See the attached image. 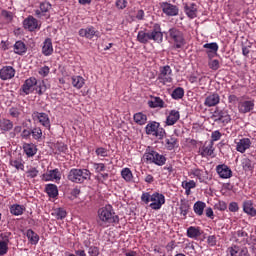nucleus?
Masks as SVG:
<instances>
[{
    "instance_id": "aec40b11",
    "label": "nucleus",
    "mask_w": 256,
    "mask_h": 256,
    "mask_svg": "<svg viewBox=\"0 0 256 256\" xmlns=\"http://www.w3.org/2000/svg\"><path fill=\"white\" fill-rule=\"evenodd\" d=\"M42 181H61V172L58 168L49 170L42 175Z\"/></svg>"
},
{
    "instance_id": "a878e982",
    "label": "nucleus",
    "mask_w": 256,
    "mask_h": 256,
    "mask_svg": "<svg viewBox=\"0 0 256 256\" xmlns=\"http://www.w3.org/2000/svg\"><path fill=\"white\" fill-rule=\"evenodd\" d=\"M179 119H181V113L179 112V110H171L166 117L165 123L168 127H171L175 125V123H177Z\"/></svg>"
},
{
    "instance_id": "4468645a",
    "label": "nucleus",
    "mask_w": 256,
    "mask_h": 256,
    "mask_svg": "<svg viewBox=\"0 0 256 256\" xmlns=\"http://www.w3.org/2000/svg\"><path fill=\"white\" fill-rule=\"evenodd\" d=\"M216 172L220 179H231L233 177V171L226 164L216 166Z\"/></svg>"
},
{
    "instance_id": "6e6552de",
    "label": "nucleus",
    "mask_w": 256,
    "mask_h": 256,
    "mask_svg": "<svg viewBox=\"0 0 256 256\" xmlns=\"http://www.w3.org/2000/svg\"><path fill=\"white\" fill-rule=\"evenodd\" d=\"M157 81L162 85L173 83V70L171 69V66L165 65L159 68Z\"/></svg>"
},
{
    "instance_id": "4d7b16f0",
    "label": "nucleus",
    "mask_w": 256,
    "mask_h": 256,
    "mask_svg": "<svg viewBox=\"0 0 256 256\" xmlns=\"http://www.w3.org/2000/svg\"><path fill=\"white\" fill-rule=\"evenodd\" d=\"M50 72L51 68H49V66H43L39 68L38 75H40V77H48Z\"/></svg>"
},
{
    "instance_id": "37998d69",
    "label": "nucleus",
    "mask_w": 256,
    "mask_h": 256,
    "mask_svg": "<svg viewBox=\"0 0 256 256\" xmlns=\"http://www.w3.org/2000/svg\"><path fill=\"white\" fill-rule=\"evenodd\" d=\"M0 19H2L3 23H11L13 21V12L2 9L0 12Z\"/></svg>"
},
{
    "instance_id": "bb28decb",
    "label": "nucleus",
    "mask_w": 256,
    "mask_h": 256,
    "mask_svg": "<svg viewBox=\"0 0 256 256\" xmlns=\"http://www.w3.org/2000/svg\"><path fill=\"white\" fill-rule=\"evenodd\" d=\"M213 145V142H209L208 144L201 147L199 150L201 157H215V148L213 147Z\"/></svg>"
},
{
    "instance_id": "5fc2aeb1",
    "label": "nucleus",
    "mask_w": 256,
    "mask_h": 256,
    "mask_svg": "<svg viewBox=\"0 0 256 256\" xmlns=\"http://www.w3.org/2000/svg\"><path fill=\"white\" fill-rule=\"evenodd\" d=\"M208 67L212 71H217L219 69V67H221V64H220L219 60L210 58V60L208 61Z\"/></svg>"
},
{
    "instance_id": "9d476101",
    "label": "nucleus",
    "mask_w": 256,
    "mask_h": 256,
    "mask_svg": "<svg viewBox=\"0 0 256 256\" xmlns=\"http://www.w3.org/2000/svg\"><path fill=\"white\" fill-rule=\"evenodd\" d=\"M32 118L42 125V127H45V129H51V120L49 119V115L45 112H33Z\"/></svg>"
},
{
    "instance_id": "c9c22d12",
    "label": "nucleus",
    "mask_w": 256,
    "mask_h": 256,
    "mask_svg": "<svg viewBox=\"0 0 256 256\" xmlns=\"http://www.w3.org/2000/svg\"><path fill=\"white\" fill-rule=\"evenodd\" d=\"M14 53L16 55H25L27 53V45L23 41H16L14 44Z\"/></svg>"
},
{
    "instance_id": "2f4dec72",
    "label": "nucleus",
    "mask_w": 256,
    "mask_h": 256,
    "mask_svg": "<svg viewBox=\"0 0 256 256\" xmlns=\"http://www.w3.org/2000/svg\"><path fill=\"white\" fill-rule=\"evenodd\" d=\"M23 150L27 157H35L37 155V146L33 143H24Z\"/></svg>"
},
{
    "instance_id": "e433bc0d",
    "label": "nucleus",
    "mask_w": 256,
    "mask_h": 256,
    "mask_svg": "<svg viewBox=\"0 0 256 256\" xmlns=\"http://www.w3.org/2000/svg\"><path fill=\"white\" fill-rule=\"evenodd\" d=\"M205 207H207L205 202L197 201L193 206V211L198 217H201L205 211Z\"/></svg>"
},
{
    "instance_id": "412c9836",
    "label": "nucleus",
    "mask_w": 256,
    "mask_h": 256,
    "mask_svg": "<svg viewBox=\"0 0 256 256\" xmlns=\"http://www.w3.org/2000/svg\"><path fill=\"white\" fill-rule=\"evenodd\" d=\"M178 209L180 217L187 219V215H189V211H191V203L187 199H181Z\"/></svg>"
},
{
    "instance_id": "ea45409f",
    "label": "nucleus",
    "mask_w": 256,
    "mask_h": 256,
    "mask_svg": "<svg viewBox=\"0 0 256 256\" xmlns=\"http://www.w3.org/2000/svg\"><path fill=\"white\" fill-rule=\"evenodd\" d=\"M26 237L31 245H37V243H39V236L33 229H28L26 231Z\"/></svg>"
},
{
    "instance_id": "20e7f679",
    "label": "nucleus",
    "mask_w": 256,
    "mask_h": 256,
    "mask_svg": "<svg viewBox=\"0 0 256 256\" xmlns=\"http://www.w3.org/2000/svg\"><path fill=\"white\" fill-rule=\"evenodd\" d=\"M144 159H146V163L158 165V167H163V165L167 163V157L163 154H159V152L155 151L151 146L146 148Z\"/></svg>"
},
{
    "instance_id": "338daca9",
    "label": "nucleus",
    "mask_w": 256,
    "mask_h": 256,
    "mask_svg": "<svg viewBox=\"0 0 256 256\" xmlns=\"http://www.w3.org/2000/svg\"><path fill=\"white\" fill-rule=\"evenodd\" d=\"M88 255H90V256H99V247L91 246L88 249Z\"/></svg>"
},
{
    "instance_id": "0e129e2a",
    "label": "nucleus",
    "mask_w": 256,
    "mask_h": 256,
    "mask_svg": "<svg viewBox=\"0 0 256 256\" xmlns=\"http://www.w3.org/2000/svg\"><path fill=\"white\" fill-rule=\"evenodd\" d=\"M26 173L27 177H30V179H35V177L39 175V170H37V168H31Z\"/></svg>"
},
{
    "instance_id": "dca6fc26",
    "label": "nucleus",
    "mask_w": 256,
    "mask_h": 256,
    "mask_svg": "<svg viewBox=\"0 0 256 256\" xmlns=\"http://www.w3.org/2000/svg\"><path fill=\"white\" fill-rule=\"evenodd\" d=\"M37 85V78L30 77L25 80L24 85L21 86L20 91L24 93V95H31L33 93V87Z\"/></svg>"
},
{
    "instance_id": "3c124183",
    "label": "nucleus",
    "mask_w": 256,
    "mask_h": 256,
    "mask_svg": "<svg viewBox=\"0 0 256 256\" xmlns=\"http://www.w3.org/2000/svg\"><path fill=\"white\" fill-rule=\"evenodd\" d=\"M171 97L176 101L183 99V97H185V90L182 87H177L172 91Z\"/></svg>"
},
{
    "instance_id": "7ed1b4c3",
    "label": "nucleus",
    "mask_w": 256,
    "mask_h": 256,
    "mask_svg": "<svg viewBox=\"0 0 256 256\" xmlns=\"http://www.w3.org/2000/svg\"><path fill=\"white\" fill-rule=\"evenodd\" d=\"M141 201L145 205H149L150 209L159 211V209L165 205V195L159 192H153L152 194L149 192H143L141 195Z\"/></svg>"
},
{
    "instance_id": "864d4df0",
    "label": "nucleus",
    "mask_w": 256,
    "mask_h": 256,
    "mask_svg": "<svg viewBox=\"0 0 256 256\" xmlns=\"http://www.w3.org/2000/svg\"><path fill=\"white\" fill-rule=\"evenodd\" d=\"M97 157H109V149L105 147H98L95 150Z\"/></svg>"
},
{
    "instance_id": "8fccbe9b",
    "label": "nucleus",
    "mask_w": 256,
    "mask_h": 256,
    "mask_svg": "<svg viewBox=\"0 0 256 256\" xmlns=\"http://www.w3.org/2000/svg\"><path fill=\"white\" fill-rule=\"evenodd\" d=\"M52 216L58 220H63L67 217V211L64 208H56L52 212Z\"/></svg>"
},
{
    "instance_id": "423d86ee",
    "label": "nucleus",
    "mask_w": 256,
    "mask_h": 256,
    "mask_svg": "<svg viewBox=\"0 0 256 256\" xmlns=\"http://www.w3.org/2000/svg\"><path fill=\"white\" fill-rule=\"evenodd\" d=\"M67 179L71 183H85L87 179H91V171L89 169L72 168L68 173Z\"/></svg>"
},
{
    "instance_id": "a18cd8bd",
    "label": "nucleus",
    "mask_w": 256,
    "mask_h": 256,
    "mask_svg": "<svg viewBox=\"0 0 256 256\" xmlns=\"http://www.w3.org/2000/svg\"><path fill=\"white\" fill-rule=\"evenodd\" d=\"M72 86L75 87V89H83V85H85V78L82 76H72Z\"/></svg>"
},
{
    "instance_id": "a19ab883",
    "label": "nucleus",
    "mask_w": 256,
    "mask_h": 256,
    "mask_svg": "<svg viewBox=\"0 0 256 256\" xmlns=\"http://www.w3.org/2000/svg\"><path fill=\"white\" fill-rule=\"evenodd\" d=\"M218 123H222L223 125L231 123V115H229V112L227 110L220 111Z\"/></svg>"
},
{
    "instance_id": "7c9ffc66",
    "label": "nucleus",
    "mask_w": 256,
    "mask_h": 256,
    "mask_svg": "<svg viewBox=\"0 0 256 256\" xmlns=\"http://www.w3.org/2000/svg\"><path fill=\"white\" fill-rule=\"evenodd\" d=\"M243 211L250 217H256V209L253 207V201L247 200L243 202Z\"/></svg>"
},
{
    "instance_id": "09e8293b",
    "label": "nucleus",
    "mask_w": 256,
    "mask_h": 256,
    "mask_svg": "<svg viewBox=\"0 0 256 256\" xmlns=\"http://www.w3.org/2000/svg\"><path fill=\"white\" fill-rule=\"evenodd\" d=\"M133 120L137 125H145L147 123V115L143 114V112H138L134 114Z\"/></svg>"
},
{
    "instance_id": "4c0bfd02",
    "label": "nucleus",
    "mask_w": 256,
    "mask_h": 256,
    "mask_svg": "<svg viewBox=\"0 0 256 256\" xmlns=\"http://www.w3.org/2000/svg\"><path fill=\"white\" fill-rule=\"evenodd\" d=\"M241 167L243 171H245L246 173L249 171H253L255 169V165L253 164V161H251V159L247 157L242 158Z\"/></svg>"
},
{
    "instance_id": "72a5a7b5",
    "label": "nucleus",
    "mask_w": 256,
    "mask_h": 256,
    "mask_svg": "<svg viewBox=\"0 0 256 256\" xmlns=\"http://www.w3.org/2000/svg\"><path fill=\"white\" fill-rule=\"evenodd\" d=\"M203 48L208 49L206 53L209 59H212L213 55H211V53H217L219 51V44H217L216 42L206 43L203 45Z\"/></svg>"
},
{
    "instance_id": "f704fd0d",
    "label": "nucleus",
    "mask_w": 256,
    "mask_h": 256,
    "mask_svg": "<svg viewBox=\"0 0 256 256\" xmlns=\"http://www.w3.org/2000/svg\"><path fill=\"white\" fill-rule=\"evenodd\" d=\"M13 129V121L3 118L0 120V131L3 133H8Z\"/></svg>"
},
{
    "instance_id": "f03ea898",
    "label": "nucleus",
    "mask_w": 256,
    "mask_h": 256,
    "mask_svg": "<svg viewBox=\"0 0 256 256\" xmlns=\"http://www.w3.org/2000/svg\"><path fill=\"white\" fill-rule=\"evenodd\" d=\"M119 225V216L115 215V210L111 204L101 207L97 211V225L105 229L109 225Z\"/></svg>"
},
{
    "instance_id": "473e14b6",
    "label": "nucleus",
    "mask_w": 256,
    "mask_h": 256,
    "mask_svg": "<svg viewBox=\"0 0 256 256\" xmlns=\"http://www.w3.org/2000/svg\"><path fill=\"white\" fill-rule=\"evenodd\" d=\"M45 191L51 199H56L59 195V188L55 184H47L45 187Z\"/></svg>"
},
{
    "instance_id": "f257e3e1",
    "label": "nucleus",
    "mask_w": 256,
    "mask_h": 256,
    "mask_svg": "<svg viewBox=\"0 0 256 256\" xmlns=\"http://www.w3.org/2000/svg\"><path fill=\"white\" fill-rule=\"evenodd\" d=\"M137 41L142 45H147L149 41L154 43H163V32L161 31V24L151 23L148 29L141 30L138 32Z\"/></svg>"
},
{
    "instance_id": "6ab92c4d",
    "label": "nucleus",
    "mask_w": 256,
    "mask_h": 256,
    "mask_svg": "<svg viewBox=\"0 0 256 256\" xmlns=\"http://www.w3.org/2000/svg\"><path fill=\"white\" fill-rule=\"evenodd\" d=\"M253 109H255V101L253 100H246L238 103V111L243 115L251 113Z\"/></svg>"
},
{
    "instance_id": "5701e85b",
    "label": "nucleus",
    "mask_w": 256,
    "mask_h": 256,
    "mask_svg": "<svg viewBox=\"0 0 256 256\" xmlns=\"http://www.w3.org/2000/svg\"><path fill=\"white\" fill-rule=\"evenodd\" d=\"M13 77H15V68H13V66H4L0 70V79H2V81L13 79Z\"/></svg>"
},
{
    "instance_id": "052dcab7",
    "label": "nucleus",
    "mask_w": 256,
    "mask_h": 256,
    "mask_svg": "<svg viewBox=\"0 0 256 256\" xmlns=\"http://www.w3.org/2000/svg\"><path fill=\"white\" fill-rule=\"evenodd\" d=\"M93 169L95 170L96 173H103L105 171V164L104 163H92Z\"/></svg>"
},
{
    "instance_id": "58836bf2",
    "label": "nucleus",
    "mask_w": 256,
    "mask_h": 256,
    "mask_svg": "<svg viewBox=\"0 0 256 256\" xmlns=\"http://www.w3.org/2000/svg\"><path fill=\"white\" fill-rule=\"evenodd\" d=\"M179 141L174 136H169L165 139V147L168 151H173L177 147Z\"/></svg>"
},
{
    "instance_id": "f3484780",
    "label": "nucleus",
    "mask_w": 256,
    "mask_h": 256,
    "mask_svg": "<svg viewBox=\"0 0 256 256\" xmlns=\"http://www.w3.org/2000/svg\"><path fill=\"white\" fill-rule=\"evenodd\" d=\"M78 35L91 40L93 37H99V31H97L93 26H88L86 28H81Z\"/></svg>"
},
{
    "instance_id": "cd10ccee",
    "label": "nucleus",
    "mask_w": 256,
    "mask_h": 256,
    "mask_svg": "<svg viewBox=\"0 0 256 256\" xmlns=\"http://www.w3.org/2000/svg\"><path fill=\"white\" fill-rule=\"evenodd\" d=\"M42 54H44L45 57H50V55H53V41L51 38H46L44 40Z\"/></svg>"
},
{
    "instance_id": "4be33fe9",
    "label": "nucleus",
    "mask_w": 256,
    "mask_h": 256,
    "mask_svg": "<svg viewBox=\"0 0 256 256\" xmlns=\"http://www.w3.org/2000/svg\"><path fill=\"white\" fill-rule=\"evenodd\" d=\"M235 144H236V151H238V153H245L247 149L251 148V139L242 138V139H239L238 141H235Z\"/></svg>"
},
{
    "instance_id": "49530a36",
    "label": "nucleus",
    "mask_w": 256,
    "mask_h": 256,
    "mask_svg": "<svg viewBox=\"0 0 256 256\" xmlns=\"http://www.w3.org/2000/svg\"><path fill=\"white\" fill-rule=\"evenodd\" d=\"M120 175L126 183H131V181H133V172L130 168H123L120 172Z\"/></svg>"
},
{
    "instance_id": "b1692460",
    "label": "nucleus",
    "mask_w": 256,
    "mask_h": 256,
    "mask_svg": "<svg viewBox=\"0 0 256 256\" xmlns=\"http://www.w3.org/2000/svg\"><path fill=\"white\" fill-rule=\"evenodd\" d=\"M148 106L150 109H165L167 104H165V101H163L161 97L151 96V100L148 101Z\"/></svg>"
},
{
    "instance_id": "680f3d73",
    "label": "nucleus",
    "mask_w": 256,
    "mask_h": 256,
    "mask_svg": "<svg viewBox=\"0 0 256 256\" xmlns=\"http://www.w3.org/2000/svg\"><path fill=\"white\" fill-rule=\"evenodd\" d=\"M9 252V244L0 242V256L7 255Z\"/></svg>"
},
{
    "instance_id": "e2e57ef3",
    "label": "nucleus",
    "mask_w": 256,
    "mask_h": 256,
    "mask_svg": "<svg viewBox=\"0 0 256 256\" xmlns=\"http://www.w3.org/2000/svg\"><path fill=\"white\" fill-rule=\"evenodd\" d=\"M31 135H32L31 130L24 129L22 130L20 137L21 139H24V141H29V139H31Z\"/></svg>"
},
{
    "instance_id": "c756f323",
    "label": "nucleus",
    "mask_w": 256,
    "mask_h": 256,
    "mask_svg": "<svg viewBox=\"0 0 256 256\" xmlns=\"http://www.w3.org/2000/svg\"><path fill=\"white\" fill-rule=\"evenodd\" d=\"M186 235L189 239H199V236L203 235V231H201L200 227L190 226L187 229Z\"/></svg>"
},
{
    "instance_id": "ddd939ff",
    "label": "nucleus",
    "mask_w": 256,
    "mask_h": 256,
    "mask_svg": "<svg viewBox=\"0 0 256 256\" xmlns=\"http://www.w3.org/2000/svg\"><path fill=\"white\" fill-rule=\"evenodd\" d=\"M184 13L189 19H195L197 17V13H199V9L197 8V4L193 2H184Z\"/></svg>"
},
{
    "instance_id": "a211bd4d",
    "label": "nucleus",
    "mask_w": 256,
    "mask_h": 256,
    "mask_svg": "<svg viewBox=\"0 0 256 256\" xmlns=\"http://www.w3.org/2000/svg\"><path fill=\"white\" fill-rule=\"evenodd\" d=\"M219 103H221V96L217 92L210 93L204 101L205 107H217Z\"/></svg>"
},
{
    "instance_id": "69168bd1",
    "label": "nucleus",
    "mask_w": 256,
    "mask_h": 256,
    "mask_svg": "<svg viewBox=\"0 0 256 256\" xmlns=\"http://www.w3.org/2000/svg\"><path fill=\"white\" fill-rule=\"evenodd\" d=\"M228 209L231 213H237L239 211V204L237 202H231Z\"/></svg>"
},
{
    "instance_id": "0eeeda50",
    "label": "nucleus",
    "mask_w": 256,
    "mask_h": 256,
    "mask_svg": "<svg viewBox=\"0 0 256 256\" xmlns=\"http://www.w3.org/2000/svg\"><path fill=\"white\" fill-rule=\"evenodd\" d=\"M146 135H152L153 137H156V139H163L165 135H167V132H165V129L161 127V124L158 122H149L145 127Z\"/></svg>"
},
{
    "instance_id": "de8ad7c7",
    "label": "nucleus",
    "mask_w": 256,
    "mask_h": 256,
    "mask_svg": "<svg viewBox=\"0 0 256 256\" xmlns=\"http://www.w3.org/2000/svg\"><path fill=\"white\" fill-rule=\"evenodd\" d=\"M34 87V91H36L38 95H44L45 91H47V84H45V80L37 81V84H35Z\"/></svg>"
},
{
    "instance_id": "39448f33",
    "label": "nucleus",
    "mask_w": 256,
    "mask_h": 256,
    "mask_svg": "<svg viewBox=\"0 0 256 256\" xmlns=\"http://www.w3.org/2000/svg\"><path fill=\"white\" fill-rule=\"evenodd\" d=\"M168 39L175 49H182L187 43L183 31L175 27L168 30Z\"/></svg>"
},
{
    "instance_id": "603ef678",
    "label": "nucleus",
    "mask_w": 256,
    "mask_h": 256,
    "mask_svg": "<svg viewBox=\"0 0 256 256\" xmlns=\"http://www.w3.org/2000/svg\"><path fill=\"white\" fill-rule=\"evenodd\" d=\"M32 137L35 139V141H41L43 137V130L41 127H34L31 129Z\"/></svg>"
},
{
    "instance_id": "13d9d810",
    "label": "nucleus",
    "mask_w": 256,
    "mask_h": 256,
    "mask_svg": "<svg viewBox=\"0 0 256 256\" xmlns=\"http://www.w3.org/2000/svg\"><path fill=\"white\" fill-rule=\"evenodd\" d=\"M221 137H223V134H221L219 130H215L211 134L210 143H213V145H215V142L221 140Z\"/></svg>"
},
{
    "instance_id": "9b49d317",
    "label": "nucleus",
    "mask_w": 256,
    "mask_h": 256,
    "mask_svg": "<svg viewBox=\"0 0 256 256\" xmlns=\"http://www.w3.org/2000/svg\"><path fill=\"white\" fill-rule=\"evenodd\" d=\"M160 8L162 9L164 15H167V17H175L179 15V8L171 3L162 2L160 3Z\"/></svg>"
},
{
    "instance_id": "c85d7f7f",
    "label": "nucleus",
    "mask_w": 256,
    "mask_h": 256,
    "mask_svg": "<svg viewBox=\"0 0 256 256\" xmlns=\"http://www.w3.org/2000/svg\"><path fill=\"white\" fill-rule=\"evenodd\" d=\"M190 174L193 175V177H196L200 183H205V181H207V172L199 168L191 169Z\"/></svg>"
},
{
    "instance_id": "2eb2a0df",
    "label": "nucleus",
    "mask_w": 256,
    "mask_h": 256,
    "mask_svg": "<svg viewBox=\"0 0 256 256\" xmlns=\"http://www.w3.org/2000/svg\"><path fill=\"white\" fill-rule=\"evenodd\" d=\"M23 27L31 32L36 31V29H41V26H39V20L33 16H28L26 19H24Z\"/></svg>"
},
{
    "instance_id": "79ce46f5",
    "label": "nucleus",
    "mask_w": 256,
    "mask_h": 256,
    "mask_svg": "<svg viewBox=\"0 0 256 256\" xmlns=\"http://www.w3.org/2000/svg\"><path fill=\"white\" fill-rule=\"evenodd\" d=\"M11 167H14L16 171H25V163L22 159H10L9 161Z\"/></svg>"
},
{
    "instance_id": "6e6d98bb",
    "label": "nucleus",
    "mask_w": 256,
    "mask_h": 256,
    "mask_svg": "<svg viewBox=\"0 0 256 256\" xmlns=\"http://www.w3.org/2000/svg\"><path fill=\"white\" fill-rule=\"evenodd\" d=\"M11 241V232H3L0 234V242L9 245Z\"/></svg>"
},
{
    "instance_id": "bf43d9fd",
    "label": "nucleus",
    "mask_w": 256,
    "mask_h": 256,
    "mask_svg": "<svg viewBox=\"0 0 256 256\" xmlns=\"http://www.w3.org/2000/svg\"><path fill=\"white\" fill-rule=\"evenodd\" d=\"M182 187L183 189H195V187H197V183H195V180L183 181Z\"/></svg>"
},
{
    "instance_id": "1a4fd4ad",
    "label": "nucleus",
    "mask_w": 256,
    "mask_h": 256,
    "mask_svg": "<svg viewBox=\"0 0 256 256\" xmlns=\"http://www.w3.org/2000/svg\"><path fill=\"white\" fill-rule=\"evenodd\" d=\"M49 11H51V3L42 2L40 3L39 8L34 10V14L38 19H43V17H45V19H49V17H51Z\"/></svg>"
},
{
    "instance_id": "f8f14e48",
    "label": "nucleus",
    "mask_w": 256,
    "mask_h": 256,
    "mask_svg": "<svg viewBox=\"0 0 256 256\" xmlns=\"http://www.w3.org/2000/svg\"><path fill=\"white\" fill-rule=\"evenodd\" d=\"M228 253L230 256H251L247 247H241L237 244H233L232 246H230L228 248Z\"/></svg>"
},
{
    "instance_id": "c03bdc74",
    "label": "nucleus",
    "mask_w": 256,
    "mask_h": 256,
    "mask_svg": "<svg viewBox=\"0 0 256 256\" xmlns=\"http://www.w3.org/2000/svg\"><path fill=\"white\" fill-rule=\"evenodd\" d=\"M24 211H25V206L23 205L13 204L10 206L11 215H15L16 217H19V215H23Z\"/></svg>"
},
{
    "instance_id": "393cba45",
    "label": "nucleus",
    "mask_w": 256,
    "mask_h": 256,
    "mask_svg": "<svg viewBox=\"0 0 256 256\" xmlns=\"http://www.w3.org/2000/svg\"><path fill=\"white\" fill-rule=\"evenodd\" d=\"M236 243H239V245H251L247 231L240 229L236 232Z\"/></svg>"
},
{
    "instance_id": "774afa93",
    "label": "nucleus",
    "mask_w": 256,
    "mask_h": 256,
    "mask_svg": "<svg viewBox=\"0 0 256 256\" xmlns=\"http://www.w3.org/2000/svg\"><path fill=\"white\" fill-rule=\"evenodd\" d=\"M117 9H125L127 7V0H116Z\"/></svg>"
}]
</instances>
